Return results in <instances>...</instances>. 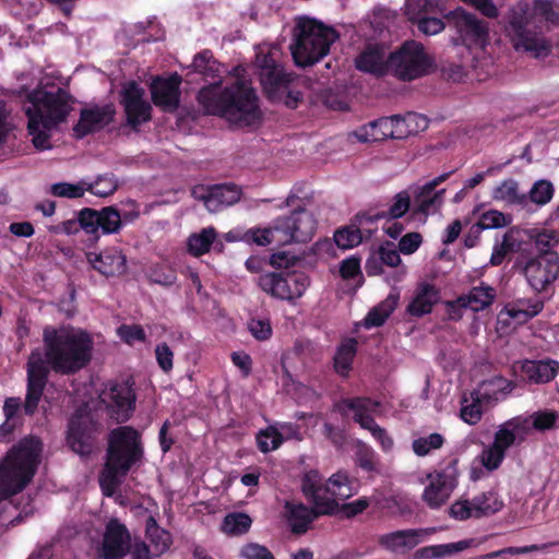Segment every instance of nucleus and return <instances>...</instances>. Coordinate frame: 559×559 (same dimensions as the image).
I'll use <instances>...</instances> for the list:
<instances>
[{
    "label": "nucleus",
    "mask_w": 559,
    "mask_h": 559,
    "mask_svg": "<svg viewBox=\"0 0 559 559\" xmlns=\"http://www.w3.org/2000/svg\"><path fill=\"white\" fill-rule=\"evenodd\" d=\"M437 532L436 527L399 530L383 534L378 538L381 548L391 552H406L414 549L426 537Z\"/></svg>",
    "instance_id": "21"
},
{
    "label": "nucleus",
    "mask_w": 559,
    "mask_h": 559,
    "mask_svg": "<svg viewBox=\"0 0 559 559\" xmlns=\"http://www.w3.org/2000/svg\"><path fill=\"white\" fill-rule=\"evenodd\" d=\"M257 64L260 69V81L264 92L272 100H278L286 94L294 76L280 64L277 50L271 49L267 53L257 56Z\"/></svg>",
    "instance_id": "13"
},
{
    "label": "nucleus",
    "mask_w": 559,
    "mask_h": 559,
    "mask_svg": "<svg viewBox=\"0 0 559 559\" xmlns=\"http://www.w3.org/2000/svg\"><path fill=\"white\" fill-rule=\"evenodd\" d=\"M302 260L288 251H280L274 253L270 259V264L277 270H290L299 266Z\"/></svg>",
    "instance_id": "59"
},
{
    "label": "nucleus",
    "mask_w": 559,
    "mask_h": 559,
    "mask_svg": "<svg viewBox=\"0 0 559 559\" xmlns=\"http://www.w3.org/2000/svg\"><path fill=\"white\" fill-rule=\"evenodd\" d=\"M252 519L243 512H231L225 515L221 530L229 536H241L249 532Z\"/></svg>",
    "instance_id": "43"
},
{
    "label": "nucleus",
    "mask_w": 559,
    "mask_h": 559,
    "mask_svg": "<svg viewBox=\"0 0 559 559\" xmlns=\"http://www.w3.org/2000/svg\"><path fill=\"white\" fill-rule=\"evenodd\" d=\"M133 385L134 381L128 379L111 383L108 390L104 392L107 411L118 423H126L133 415L136 402Z\"/></svg>",
    "instance_id": "16"
},
{
    "label": "nucleus",
    "mask_w": 559,
    "mask_h": 559,
    "mask_svg": "<svg viewBox=\"0 0 559 559\" xmlns=\"http://www.w3.org/2000/svg\"><path fill=\"white\" fill-rule=\"evenodd\" d=\"M88 261L92 266L103 276H121L127 269L126 255L118 249L111 248L100 253H88Z\"/></svg>",
    "instance_id": "25"
},
{
    "label": "nucleus",
    "mask_w": 559,
    "mask_h": 559,
    "mask_svg": "<svg viewBox=\"0 0 559 559\" xmlns=\"http://www.w3.org/2000/svg\"><path fill=\"white\" fill-rule=\"evenodd\" d=\"M198 102L205 114L219 116L238 127L252 126L262 116L255 91L239 78L225 87L215 82L201 88Z\"/></svg>",
    "instance_id": "2"
},
{
    "label": "nucleus",
    "mask_w": 559,
    "mask_h": 559,
    "mask_svg": "<svg viewBox=\"0 0 559 559\" xmlns=\"http://www.w3.org/2000/svg\"><path fill=\"white\" fill-rule=\"evenodd\" d=\"M43 442L33 435L14 443L0 460V499L23 491L33 480L41 462Z\"/></svg>",
    "instance_id": "4"
},
{
    "label": "nucleus",
    "mask_w": 559,
    "mask_h": 559,
    "mask_svg": "<svg viewBox=\"0 0 559 559\" xmlns=\"http://www.w3.org/2000/svg\"><path fill=\"white\" fill-rule=\"evenodd\" d=\"M21 409L24 412V403H21L20 397H7L3 404V414L5 423H9L15 427L23 425V418L21 416Z\"/></svg>",
    "instance_id": "55"
},
{
    "label": "nucleus",
    "mask_w": 559,
    "mask_h": 559,
    "mask_svg": "<svg viewBox=\"0 0 559 559\" xmlns=\"http://www.w3.org/2000/svg\"><path fill=\"white\" fill-rule=\"evenodd\" d=\"M440 10V4L437 0H406L405 13L411 21L425 16L427 14L436 13Z\"/></svg>",
    "instance_id": "47"
},
{
    "label": "nucleus",
    "mask_w": 559,
    "mask_h": 559,
    "mask_svg": "<svg viewBox=\"0 0 559 559\" xmlns=\"http://www.w3.org/2000/svg\"><path fill=\"white\" fill-rule=\"evenodd\" d=\"M337 34L321 22L301 16L296 20L294 43L290 45L294 61L299 67L312 66L325 57Z\"/></svg>",
    "instance_id": "6"
},
{
    "label": "nucleus",
    "mask_w": 559,
    "mask_h": 559,
    "mask_svg": "<svg viewBox=\"0 0 559 559\" xmlns=\"http://www.w3.org/2000/svg\"><path fill=\"white\" fill-rule=\"evenodd\" d=\"M510 219L500 211L489 210L484 212L478 222L472 226V233L479 237V234L485 229L501 228L507 226Z\"/></svg>",
    "instance_id": "45"
},
{
    "label": "nucleus",
    "mask_w": 559,
    "mask_h": 559,
    "mask_svg": "<svg viewBox=\"0 0 559 559\" xmlns=\"http://www.w3.org/2000/svg\"><path fill=\"white\" fill-rule=\"evenodd\" d=\"M399 300L400 292L393 288L384 300L380 301L368 311L360 325L367 330L382 326L396 309Z\"/></svg>",
    "instance_id": "30"
},
{
    "label": "nucleus",
    "mask_w": 559,
    "mask_h": 559,
    "mask_svg": "<svg viewBox=\"0 0 559 559\" xmlns=\"http://www.w3.org/2000/svg\"><path fill=\"white\" fill-rule=\"evenodd\" d=\"M80 227L88 234L102 229L103 234H117L122 227V216L114 206L99 211L85 207L79 213Z\"/></svg>",
    "instance_id": "20"
},
{
    "label": "nucleus",
    "mask_w": 559,
    "mask_h": 559,
    "mask_svg": "<svg viewBox=\"0 0 559 559\" xmlns=\"http://www.w3.org/2000/svg\"><path fill=\"white\" fill-rule=\"evenodd\" d=\"M341 405H344L348 409L354 412V421L357 423L362 429L369 430L370 433L377 428L379 425L376 423L374 418L369 414L374 412L380 403L373 401L370 397L357 396L352 399H343Z\"/></svg>",
    "instance_id": "29"
},
{
    "label": "nucleus",
    "mask_w": 559,
    "mask_h": 559,
    "mask_svg": "<svg viewBox=\"0 0 559 559\" xmlns=\"http://www.w3.org/2000/svg\"><path fill=\"white\" fill-rule=\"evenodd\" d=\"M444 19L457 34V38L454 39L455 45L461 43L467 48L472 46L484 48L486 46L489 36L488 25L475 14L457 8L444 14Z\"/></svg>",
    "instance_id": "12"
},
{
    "label": "nucleus",
    "mask_w": 559,
    "mask_h": 559,
    "mask_svg": "<svg viewBox=\"0 0 559 559\" xmlns=\"http://www.w3.org/2000/svg\"><path fill=\"white\" fill-rule=\"evenodd\" d=\"M405 122L399 116L391 118H380L354 131L353 135L361 143L379 142L388 138H401L395 129Z\"/></svg>",
    "instance_id": "24"
},
{
    "label": "nucleus",
    "mask_w": 559,
    "mask_h": 559,
    "mask_svg": "<svg viewBox=\"0 0 559 559\" xmlns=\"http://www.w3.org/2000/svg\"><path fill=\"white\" fill-rule=\"evenodd\" d=\"M503 507L498 493L489 490L475 496L472 500L460 499L451 504L449 515L457 521L490 516Z\"/></svg>",
    "instance_id": "14"
},
{
    "label": "nucleus",
    "mask_w": 559,
    "mask_h": 559,
    "mask_svg": "<svg viewBox=\"0 0 559 559\" xmlns=\"http://www.w3.org/2000/svg\"><path fill=\"white\" fill-rule=\"evenodd\" d=\"M389 66L397 79L413 81L430 73L433 60L421 44L407 40L399 50L389 55Z\"/></svg>",
    "instance_id": "9"
},
{
    "label": "nucleus",
    "mask_w": 559,
    "mask_h": 559,
    "mask_svg": "<svg viewBox=\"0 0 559 559\" xmlns=\"http://www.w3.org/2000/svg\"><path fill=\"white\" fill-rule=\"evenodd\" d=\"M301 489L305 497L310 501L313 506L316 502H332L338 503L334 499L325 496L324 493V485L321 484V479L319 477L318 472L311 471L305 474L301 481Z\"/></svg>",
    "instance_id": "36"
},
{
    "label": "nucleus",
    "mask_w": 559,
    "mask_h": 559,
    "mask_svg": "<svg viewBox=\"0 0 559 559\" xmlns=\"http://www.w3.org/2000/svg\"><path fill=\"white\" fill-rule=\"evenodd\" d=\"M324 493L336 499L345 500L353 496V487L346 472H337L333 474L324 484Z\"/></svg>",
    "instance_id": "41"
},
{
    "label": "nucleus",
    "mask_w": 559,
    "mask_h": 559,
    "mask_svg": "<svg viewBox=\"0 0 559 559\" xmlns=\"http://www.w3.org/2000/svg\"><path fill=\"white\" fill-rule=\"evenodd\" d=\"M416 22L418 29L425 35H436L445 27V23L441 19L430 16V14L417 19Z\"/></svg>",
    "instance_id": "62"
},
{
    "label": "nucleus",
    "mask_w": 559,
    "mask_h": 559,
    "mask_svg": "<svg viewBox=\"0 0 559 559\" xmlns=\"http://www.w3.org/2000/svg\"><path fill=\"white\" fill-rule=\"evenodd\" d=\"M49 191L58 198L79 199L86 192L85 180L78 183L57 182L50 186Z\"/></svg>",
    "instance_id": "50"
},
{
    "label": "nucleus",
    "mask_w": 559,
    "mask_h": 559,
    "mask_svg": "<svg viewBox=\"0 0 559 559\" xmlns=\"http://www.w3.org/2000/svg\"><path fill=\"white\" fill-rule=\"evenodd\" d=\"M544 309V301L534 299V307L531 310L518 309L513 306H504L498 314V322L502 326H509L511 319L515 324L521 325L527 323L531 319L536 317Z\"/></svg>",
    "instance_id": "32"
},
{
    "label": "nucleus",
    "mask_w": 559,
    "mask_h": 559,
    "mask_svg": "<svg viewBox=\"0 0 559 559\" xmlns=\"http://www.w3.org/2000/svg\"><path fill=\"white\" fill-rule=\"evenodd\" d=\"M444 437L441 433L433 432L427 437H420L413 441L412 448L416 455L426 456L431 450L442 448Z\"/></svg>",
    "instance_id": "49"
},
{
    "label": "nucleus",
    "mask_w": 559,
    "mask_h": 559,
    "mask_svg": "<svg viewBox=\"0 0 559 559\" xmlns=\"http://www.w3.org/2000/svg\"><path fill=\"white\" fill-rule=\"evenodd\" d=\"M411 209V195L407 191H401L393 198V203L386 211L377 213L369 221L388 219L394 221L404 216Z\"/></svg>",
    "instance_id": "44"
},
{
    "label": "nucleus",
    "mask_w": 559,
    "mask_h": 559,
    "mask_svg": "<svg viewBox=\"0 0 559 559\" xmlns=\"http://www.w3.org/2000/svg\"><path fill=\"white\" fill-rule=\"evenodd\" d=\"M340 509L338 503L316 502L309 508L302 503H285L287 522L293 534L302 535L307 533L311 523L320 515H332Z\"/></svg>",
    "instance_id": "17"
},
{
    "label": "nucleus",
    "mask_w": 559,
    "mask_h": 559,
    "mask_svg": "<svg viewBox=\"0 0 559 559\" xmlns=\"http://www.w3.org/2000/svg\"><path fill=\"white\" fill-rule=\"evenodd\" d=\"M528 195L533 203L545 205L554 195V187L548 180H538L533 185Z\"/></svg>",
    "instance_id": "56"
},
{
    "label": "nucleus",
    "mask_w": 559,
    "mask_h": 559,
    "mask_svg": "<svg viewBox=\"0 0 559 559\" xmlns=\"http://www.w3.org/2000/svg\"><path fill=\"white\" fill-rule=\"evenodd\" d=\"M362 240L361 231L356 227H344L334 234V241L342 249L358 246Z\"/></svg>",
    "instance_id": "54"
},
{
    "label": "nucleus",
    "mask_w": 559,
    "mask_h": 559,
    "mask_svg": "<svg viewBox=\"0 0 559 559\" xmlns=\"http://www.w3.org/2000/svg\"><path fill=\"white\" fill-rule=\"evenodd\" d=\"M537 266L544 270V275L540 280H557L559 276V258L556 253H550L540 258Z\"/></svg>",
    "instance_id": "61"
},
{
    "label": "nucleus",
    "mask_w": 559,
    "mask_h": 559,
    "mask_svg": "<svg viewBox=\"0 0 559 559\" xmlns=\"http://www.w3.org/2000/svg\"><path fill=\"white\" fill-rule=\"evenodd\" d=\"M441 299L440 290L428 282H423L406 307V312L415 318L431 313L433 306Z\"/></svg>",
    "instance_id": "27"
},
{
    "label": "nucleus",
    "mask_w": 559,
    "mask_h": 559,
    "mask_svg": "<svg viewBox=\"0 0 559 559\" xmlns=\"http://www.w3.org/2000/svg\"><path fill=\"white\" fill-rule=\"evenodd\" d=\"M240 556L243 559H275L270 549L257 543H249L240 550Z\"/></svg>",
    "instance_id": "63"
},
{
    "label": "nucleus",
    "mask_w": 559,
    "mask_h": 559,
    "mask_svg": "<svg viewBox=\"0 0 559 559\" xmlns=\"http://www.w3.org/2000/svg\"><path fill=\"white\" fill-rule=\"evenodd\" d=\"M217 237V231L210 226L199 233L191 234L187 239V250L193 257H201L207 253Z\"/></svg>",
    "instance_id": "37"
},
{
    "label": "nucleus",
    "mask_w": 559,
    "mask_h": 559,
    "mask_svg": "<svg viewBox=\"0 0 559 559\" xmlns=\"http://www.w3.org/2000/svg\"><path fill=\"white\" fill-rule=\"evenodd\" d=\"M260 287L281 300L294 301L306 292L309 282H259Z\"/></svg>",
    "instance_id": "31"
},
{
    "label": "nucleus",
    "mask_w": 559,
    "mask_h": 559,
    "mask_svg": "<svg viewBox=\"0 0 559 559\" xmlns=\"http://www.w3.org/2000/svg\"><path fill=\"white\" fill-rule=\"evenodd\" d=\"M459 463L457 457H451L439 469L428 474L430 483L424 490L423 500L430 509L442 507L456 488L460 477Z\"/></svg>",
    "instance_id": "10"
},
{
    "label": "nucleus",
    "mask_w": 559,
    "mask_h": 559,
    "mask_svg": "<svg viewBox=\"0 0 559 559\" xmlns=\"http://www.w3.org/2000/svg\"><path fill=\"white\" fill-rule=\"evenodd\" d=\"M190 67L204 79H215L224 72V67L214 58L210 50H203L195 55Z\"/></svg>",
    "instance_id": "39"
},
{
    "label": "nucleus",
    "mask_w": 559,
    "mask_h": 559,
    "mask_svg": "<svg viewBox=\"0 0 559 559\" xmlns=\"http://www.w3.org/2000/svg\"><path fill=\"white\" fill-rule=\"evenodd\" d=\"M533 427L538 431L550 430L556 426L559 414L552 409L539 411L533 414Z\"/></svg>",
    "instance_id": "57"
},
{
    "label": "nucleus",
    "mask_w": 559,
    "mask_h": 559,
    "mask_svg": "<svg viewBox=\"0 0 559 559\" xmlns=\"http://www.w3.org/2000/svg\"><path fill=\"white\" fill-rule=\"evenodd\" d=\"M421 242L423 236L419 233H407L399 241V251L403 254H412L420 247Z\"/></svg>",
    "instance_id": "64"
},
{
    "label": "nucleus",
    "mask_w": 559,
    "mask_h": 559,
    "mask_svg": "<svg viewBox=\"0 0 559 559\" xmlns=\"http://www.w3.org/2000/svg\"><path fill=\"white\" fill-rule=\"evenodd\" d=\"M144 457L142 436L132 426H119L111 429L107 437L105 464L99 484L105 495L110 496L133 467Z\"/></svg>",
    "instance_id": "3"
},
{
    "label": "nucleus",
    "mask_w": 559,
    "mask_h": 559,
    "mask_svg": "<svg viewBox=\"0 0 559 559\" xmlns=\"http://www.w3.org/2000/svg\"><path fill=\"white\" fill-rule=\"evenodd\" d=\"M532 238L536 249L545 255L552 253V248L559 245V234L551 229H543L532 236Z\"/></svg>",
    "instance_id": "53"
},
{
    "label": "nucleus",
    "mask_w": 559,
    "mask_h": 559,
    "mask_svg": "<svg viewBox=\"0 0 559 559\" xmlns=\"http://www.w3.org/2000/svg\"><path fill=\"white\" fill-rule=\"evenodd\" d=\"M278 238V234L275 230V223L272 227L269 228H255V229H249L246 233H243V241L250 243L253 242L258 246H266L272 242H276V239Z\"/></svg>",
    "instance_id": "51"
},
{
    "label": "nucleus",
    "mask_w": 559,
    "mask_h": 559,
    "mask_svg": "<svg viewBox=\"0 0 559 559\" xmlns=\"http://www.w3.org/2000/svg\"><path fill=\"white\" fill-rule=\"evenodd\" d=\"M144 90L135 82L127 83L121 92V104L123 106L127 122L134 130L139 126L151 120V104L144 98Z\"/></svg>",
    "instance_id": "19"
},
{
    "label": "nucleus",
    "mask_w": 559,
    "mask_h": 559,
    "mask_svg": "<svg viewBox=\"0 0 559 559\" xmlns=\"http://www.w3.org/2000/svg\"><path fill=\"white\" fill-rule=\"evenodd\" d=\"M514 370L523 373L524 380L533 384L551 382L559 373V361L546 358L540 360L524 359L513 364Z\"/></svg>",
    "instance_id": "23"
},
{
    "label": "nucleus",
    "mask_w": 559,
    "mask_h": 559,
    "mask_svg": "<svg viewBox=\"0 0 559 559\" xmlns=\"http://www.w3.org/2000/svg\"><path fill=\"white\" fill-rule=\"evenodd\" d=\"M358 342L356 338H348L343 342L334 356V368L342 377L348 376L352 365L357 353Z\"/></svg>",
    "instance_id": "40"
},
{
    "label": "nucleus",
    "mask_w": 559,
    "mask_h": 559,
    "mask_svg": "<svg viewBox=\"0 0 559 559\" xmlns=\"http://www.w3.org/2000/svg\"><path fill=\"white\" fill-rule=\"evenodd\" d=\"M284 442L283 435L275 427H267L257 435L258 449L262 453H269L278 449Z\"/></svg>",
    "instance_id": "48"
},
{
    "label": "nucleus",
    "mask_w": 559,
    "mask_h": 559,
    "mask_svg": "<svg viewBox=\"0 0 559 559\" xmlns=\"http://www.w3.org/2000/svg\"><path fill=\"white\" fill-rule=\"evenodd\" d=\"M248 330L258 341H267L271 338L273 330L269 319L252 318L248 322Z\"/></svg>",
    "instance_id": "60"
},
{
    "label": "nucleus",
    "mask_w": 559,
    "mask_h": 559,
    "mask_svg": "<svg viewBox=\"0 0 559 559\" xmlns=\"http://www.w3.org/2000/svg\"><path fill=\"white\" fill-rule=\"evenodd\" d=\"M114 115L115 110L111 105L84 109L78 124L74 127V131L79 138H83L106 127L111 122Z\"/></svg>",
    "instance_id": "26"
},
{
    "label": "nucleus",
    "mask_w": 559,
    "mask_h": 559,
    "mask_svg": "<svg viewBox=\"0 0 559 559\" xmlns=\"http://www.w3.org/2000/svg\"><path fill=\"white\" fill-rule=\"evenodd\" d=\"M118 186V180L112 174L99 175L93 182L85 181L86 191L99 198L111 195Z\"/></svg>",
    "instance_id": "46"
},
{
    "label": "nucleus",
    "mask_w": 559,
    "mask_h": 559,
    "mask_svg": "<svg viewBox=\"0 0 559 559\" xmlns=\"http://www.w3.org/2000/svg\"><path fill=\"white\" fill-rule=\"evenodd\" d=\"M480 283V286L473 287L467 294L462 295L466 307L474 312L486 309L493 302L496 298L495 288L490 286H484V282Z\"/></svg>",
    "instance_id": "38"
},
{
    "label": "nucleus",
    "mask_w": 559,
    "mask_h": 559,
    "mask_svg": "<svg viewBox=\"0 0 559 559\" xmlns=\"http://www.w3.org/2000/svg\"><path fill=\"white\" fill-rule=\"evenodd\" d=\"M506 453L493 444L484 449L480 454V462L487 471L497 469L503 462Z\"/></svg>",
    "instance_id": "58"
},
{
    "label": "nucleus",
    "mask_w": 559,
    "mask_h": 559,
    "mask_svg": "<svg viewBox=\"0 0 559 559\" xmlns=\"http://www.w3.org/2000/svg\"><path fill=\"white\" fill-rule=\"evenodd\" d=\"M469 545L471 542L464 539L456 543L425 546L415 551L414 559L444 558L467 549Z\"/></svg>",
    "instance_id": "34"
},
{
    "label": "nucleus",
    "mask_w": 559,
    "mask_h": 559,
    "mask_svg": "<svg viewBox=\"0 0 559 559\" xmlns=\"http://www.w3.org/2000/svg\"><path fill=\"white\" fill-rule=\"evenodd\" d=\"M444 192V189L437 192H428L425 191V187L423 186L415 194V212L424 215L436 213L443 203Z\"/></svg>",
    "instance_id": "42"
},
{
    "label": "nucleus",
    "mask_w": 559,
    "mask_h": 559,
    "mask_svg": "<svg viewBox=\"0 0 559 559\" xmlns=\"http://www.w3.org/2000/svg\"><path fill=\"white\" fill-rule=\"evenodd\" d=\"M287 207H294L287 216L275 219V230L278 234L276 243L289 245L293 242L309 241L317 229V219L302 204L299 197L290 194L285 200Z\"/></svg>",
    "instance_id": "8"
},
{
    "label": "nucleus",
    "mask_w": 559,
    "mask_h": 559,
    "mask_svg": "<svg viewBox=\"0 0 559 559\" xmlns=\"http://www.w3.org/2000/svg\"><path fill=\"white\" fill-rule=\"evenodd\" d=\"M145 536L154 547L155 556L165 554L173 544L170 533L162 528L153 515H150L146 520Z\"/></svg>",
    "instance_id": "33"
},
{
    "label": "nucleus",
    "mask_w": 559,
    "mask_h": 559,
    "mask_svg": "<svg viewBox=\"0 0 559 559\" xmlns=\"http://www.w3.org/2000/svg\"><path fill=\"white\" fill-rule=\"evenodd\" d=\"M492 198L511 205H525L527 195L520 191L519 182L514 179H506L492 191Z\"/></svg>",
    "instance_id": "35"
},
{
    "label": "nucleus",
    "mask_w": 559,
    "mask_h": 559,
    "mask_svg": "<svg viewBox=\"0 0 559 559\" xmlns=\"http://www.w3.org/2000/svg\"><path fill=\"white\" fill-rule=\"evenodd\" d=\"M43 342L44 356L38 349L32 350L26 364V416L37 412L50 369L58 374L71 376L85 368L92 359L93 340L85 331L48 325L43 331Z\"/></svg>",
    "instance_id": "1"
},
{
    "label": "nucleus",
    "mask_w": 559,
    "mask_h": 559,
    "mask_svg": "<svg viewBox=\"0 0 559 559\" xmlns=\"http://www.w3.org/2000/svg\"><path fill=\"white\" fill-rule=\"evenodd\" d=\"M356 68L362 72L377 76L384 75L391 71L389 55L386 50L378 45L368 46L355 60Z\"/></svg>",
    "instance_id": "28"
},
{
    "label": "nucleus",
    "mask_w": 559,
    "mask_h": 559,
    "mask_svg": "<svg viewBox=\"0 0 559 559\" xmlns=\"http://www.w3.org/2000/svg\"><path fill=\"white\" fill-rule=\"evenodd\" d=\"M192 195L202 201L211 213H216L236 204L240 200L242 191L235 183H222L207 187L198 186L193 188Z\"/></svg>",
    "instance_id": "18"
},
{
    "label": "nucleus",
    "mask_w": 559,
    "mask_h": 559,
    "mask_svg": "<svg viewBox=\"0 0 559 559\" xmlns=\"http://www.w3.org/2000/svg\"><path fill=\"white\" fill-rule=\"evenodd\" d=\"M534 17L535 12L527 2H518L509 12L506 34L514 50L536 59L546 58L551 52V44L536 29Z\"/></svg>",
    "instance_id": "7"
},
{
    "label": "nucleus",
    "mask_w": 559,
    "mask_h": 559,
    "mask_svg": "<svg viewBox=\"0 0 559 559\" xmlns=\"http://www.w3.org/2000/svg\"><path fill=\"white\" fill-rule=\"evenodd\" d=\"M99 425L90 413L75 411L68 420L66 441L81 456H88L97 442Z\"/></svg>",
    "instance_id": "11"
},
{
    "label": "nucleus",
    "mask_w": 559,
    "mask_h": 559,
    "mask_svg": "<svg viewBox=\"0 0 559 559\" xmlns=\"http://www.w3.org/2000/svg\"><path fill=\"white\" fill-rule=\"evenodd\" d=\"M29 105L25 107L28 118L27 129L33 136L35 147H50L49 130L66 120L71 110L70 95L62 88L35 90L29 96Z\"/></svg>",
    "instance_id": "5"
},
{
    "label": "nucleus",
    "mask_w": 559,
    "mask_h": 559,
    "mask_svg": "<svg viewBox=\"0 0 559 559\" xmlns=\"http://www.w3.org/2000/svg\"><path fill=\"white\" fill-rule=\"evenodd\" d=\"M471 396L472 403L462 405L461 418L469 425H475L483 416L481 401L477 391L472 392ZM463 403H467V400L464 399Z\"/></svg>",
    "instance_id": "52"
},
{
    "label": "nucleus",
    "mask_w": 559,
    "mask_h": 559,
    "mask_svg": "<svg viewBox=\"0 0 559 559\" xmlns=\"http://www.w3.org/2000/svg\"><path fill=\"white\" fill-rule=\"evenodd\" d=\"M131 546V534L126 524L117 518H111L105 524L97 556L100 559H124Z\"/></svg>",
    "instance_id": "15"
},
{
    "label": "nucleus",
    "mask_w": 559,
    "mask_h": 559,
    "mask_svg": "<svg viewBox=\"0 0 559 559\" xmlns=\"http://www.w3.org/2000/svg\"><path fill=\"white\" fill-rule=\"evenodd\" d=\"M181 76L177 73L169 78H156L151 84L152 100L164 111H175L180 102Z\"/></svg>",
    "instance_id": "22"
}]
</instances>
